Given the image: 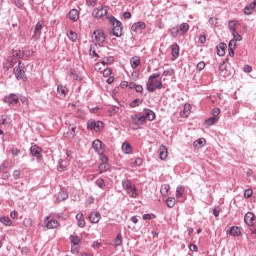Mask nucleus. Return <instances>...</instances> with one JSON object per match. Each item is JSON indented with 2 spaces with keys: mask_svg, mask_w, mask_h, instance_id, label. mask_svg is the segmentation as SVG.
Here are the masks:
<instances>
[{
  "mask_svg": "<svg viewBox=\"0 0 256 256\" xmlns=\"http://www.w3.org/2000/svg\"><path fill=\"white\" fill-rule=\"evenodd\" d=\"M159 77H161V74L156 73L150 75V77L148 78V81L146 83V89L147 91H149V93H155L157 89H163V81H161Z\"/></svg>",
  "mask_w": 256,
  "mask_h": 256,
  "instance_id": "f257e3e1",
  "label": "nucleus"
},
{
  "mask_svg": "<svg viewBox=\"0 0 256 256\" xmlns=\"http://www.w3.org/2000/svg\"><path fill=\"white\" fill-rule=\"evenodd\" d=\"M122 187L131 199H137V197H139L141 194L135 183L131 182L129 179L122 181Z\"/></svg>",
  "mask_w": 256,
  "mask_h": 256,
  "instance_id": "f03ea898",
  "label": "nucleus"
},
{
  "mask_svg": "<svg viewBox=\"0 0 256 256\" xmlns=\"http://www.w3.org/2000/svg\"><path fill=\"white\" fill-rule=\"evenodd\" d=\"M108 19H109V23L113 27V29H112L113 35H115V37H121V35H123V26H122L121 22H119L113 16L108 17Z\"/></svg>",
  "mask_w": 256,
  "mask_h": 256,
  "instance_id": "7ed1b4c3",
  "label": "nucleus"
},
{
  "mask_svg": "<svg viewBox=\"0 0 256 256\" xmlns=\"http://www.w3.org/2000/svg\"><path fill=\"white\" fill-rule=\"evenodd\" d=\"M187 31H189V25L187 23H182L179 26L172 27L169 30V33H170L171 37L176 38L177 35H179V33H181L182 35H185V33H187Z\"/></svg>",
  "mask_w": 256,
  "mask_h": 256,
  "instance_id": "20e7f679",
  "label": "nucleus"
},
{
  "mask_svg": "<svg viewBox=\"0 0 256 256\" xmlns=\"http://www.w3.org/2000/svg\"><path fill=\"white\" fill-rule=\"evenodd\" d=\"M92 39L98 45H103V43H105V41L107 40V35L102 29H98L93 32Z\"/></svg>",
  "mask_w": 256,
  "mask_h": 256,
  "instance_id": "39448f33",
  "label": "nucleus"
},
{
  "mask_svg": "<svg viewBox=\"0 0 256 256\" xmlns=\"http://www.w3.org/2000/svg\"><path fill=\"white\" fill-rule=\"evenodd\" d=\"M42 227H45L46 229H57V227H59V221L51 216H46L43 220Z\"/></svg>",
  "mask_w": 256,
  "mask_h": 256,
  "instance_id": "423d86ee",
  "label": "nucleus"
},
{
  "mask_svg": "<svg viewBox=\"0 0 256 256\" xmlns=\"http://www.w3.org/2000/svg\"><path fill=\"white\" fill-rule=\"evenodd\" d=\"M43 27H45V20H40L37 22L34 28V34L32 36V39L34 41H37L41 38V31L43 30Z\"/></svg>",
  "mask_w": 256,
  "mask_h": 256,
  "instance_id": "0eeeda50",
  "label": "nucleus"
},
{
  "mask_svg": "<svg viewBox=\"0 0 256 256\" xmlns=\"http://www.w3.org/2000/svg\"><path fill=\"white\" fill-rule=\"evenodd\" d=\"M87 127L91 131H95L96 133H99V131H103L104 124L101 121L90 120L87 123Z\"/></svg>",
  "mask_w": 256,
  "mask_h": 256,
  "instance_id": "6e6552de",
  "label": "nucleus"
},
{
  "mask_svg": "<svg viewBox=\"0 0 256 256\" xmlns=\"http://www.w3.org/2000/svg\"><path fill=\"white\" fill-rule=\"evenodd\" d=\"M107 12V6H99L98 8H95L93 10L92 17H95L96 19H101L102 17H105V15H107Z\"/></svg>",
  "mask_w": 256,
  "mask_h": 256,
  "instance_id": "1a4fd4ad",
  "label": "nucleus"
},
{
  "mask_svg": "<svg viewBox=\"0 0 256 256\" xmlns=\"http://www.w3.org/2000/svg\"><path fill=\"white\" fill-rule=\"evenodd\" d=\"M14 74L16 76V79L25 80V64L19 62L18 66L14 68Z\"/></svg>",
  "mask_w": 256,
  "mask_h": 256,
  "instance_id": "9d476101",
  "label": "nucleus"
},
{
  "mask_svg": "<svg viewBox=\"0 0 256 256\" xmlns=\"http://www.w3.org/2000/svg\"><path fill=\"white\" fill-rule=\"evenodd\" d=\"M130 119L132 121V125H135L136 127L139 125H145V116L143 114H132L130 116Z\"/></svg>",
  "mask_w": 256,
  "mask_h": 256,
  "instance_id": "9b49d317",
  "label": "nucleus"
},
{
  "mask_svg": "<svg viewBox=\"0 0 256 256\" xmlns=\"http://www.w3.org/2000/svg\"><path fill=\"white\" fill-rule=\"evenodd\" d=\"M146 27L147 25L145 24V22H136L132 25L131 31L132 33L141 34Z\"/></svg>",
  "mask_w": 256,
  "mask_h": 256,
  "instance_id": "f8f14e48",
  "label": "nucleus"
},
{
  "mask_svg": "<svg viewBox=\"0 0 256 256\" xmlns=\"http://www.w3.org/2000/svg\"><path fill=\"white\" fill-rule=\"evenodd\" d=\"M30 152H31V155H33V157H36L38 161H41V159H43V156L41 155V153L43 152V149H41V147L37 145H33L30 148Z\"/></svg>",
  "mask_w": 256,
  "mask_h": 256,
  "instance_id": "ddd939ff",
  "label": "nucleus"
},
{
  "mask_svg": "<svg viewBox=\"0 0 256 256\" xmlns=\"http://www.w3.org/2000/svg\"><path fill=\"white\" fill-rule=\"evenodd\" d=\"M92 147L96 151V153H98V155H103V153H105L103 142H101V140L99 139L93 141Z\"/></svg>",
  "mask_w": 256,
  "mask_h": 256,
  "instance_id": "4468645a",
  "label": "nucleus"
},
{
  "mask_svg": "<svg viewBox=\"0 0 256 256\" xmlns=\"http://www.w3.org/2000/svg\"><path fill=\"white\" fill-rule=\"evenodd\" d=\"M4 103L8 105H17L19 103V96L17 94H10L4 98Z\"/></svg>",
  "mask_w": 256,
  "mask_h": 256,
  "instance_id": "2eb2a0df",
  "label": "nucleus"
},
{
  "mask_svg": "<svg viewBox=\"0 0 256 256\" xmlns=\"http://www.w3.org/2000/svg\"><path fill=\"white\" fill-rule=\"evenodd\" d=\"M244 221L246 225H249V227H253V225H255V214H253V212H247L244 216Z\"/></svg>",
  "mask_w": 256,
  "mask_h": 256,
  "instance_id": "dca6fc26",
  "label": "nucleus"
},
{
  "mask_svg": "<svg viewBox=\"0 0 256 256\" xmlns=\"http://www.w3.org/2000/svg\"><path fill=\"white\" fill-rule=\"evenodd\" d=\"M145 117V123L148 121H155V112L151 109H145L144 114H142Z\"/></svg>",
  "mask_w": 256,
  "mask_h": 256,
  "instance_id": "f3484780",
  "label": "nucleus"
},
{
  "mask_svg": "<svg viewBox=\"0 0 256 256\" xmlns=\"http://www.w3.org/2000/svg\"><path fill=\"white\" fill-rule=\"evenodd\" d=\"M179 44L174 43L171 46V55H172V61H175L179 57Z\"/></svg>",
  "mask_w": 256,
  "mask_h": 256,
  "instance_id": "a211bd4d",
  "label": "nucleus"
},
{
  "mask_svg": "<svg viewBox=\"0 0 256 256\" xmlns=\"http://www.w3.org/2000/svg\"><path fill=\"white\" fill-rule=\"evenodd\" d=\"M191 115V104H185L183 111L180 112V116L183 117V119H187Z\"/></svg>",
  "mask_w": 256,
  "mask_h": 256,
  "instance_id": "6ab92c4d",
  "label": "nucleus"
},
{
  "mask_svg": "<svg viewBox=\"0 0 256 256\" xmlns=\"http://www.w3.org/2000/svg\"><path fill=\"white\" fill-rule=\"evenodd\" d=\"M169 155V152L167 150V148L165 147V145H161L159 148V157L161 159V161H165V159H167Z\"/></svg>",
  "mask_w": 256,
  "mask_h": 256,
  "instance_id": "aec40b11",
  "label": "nucleus"
},
{
  "mask_svg": "<svg viewBox=\"0 0 256 256\" xmlns=\"http://www.w3.org/2000/svg\"><path fill=\"white\" fill-rule=\"evenodd\" d=\"M69 77L70 79H72V81H83V78L81 77L79 72H77V70L74 69L70 70Z\"/></svg>",
  "mask_w": 256,
  "mask_h": 256,
  "instance_id": "412c9836",
  "label": "nucleus"
},
{
  "mask_svg": "<svg viewBox=\"0 0 256 256\" xmlns=\"http://www.w3.org/2000/svg\"><path fill=\"white\" fill-rule=\"evenodd\" d=\"M89 221L92 223H99L101 221V213L99 212H92L89 215Z\"/></svg>",
  "mask_w": 256,
  "mask_h": 256,
  "instance_id": "4be33fe9",
  "label": "nucleus"
},
{
  "mask_svg": "<svg viewBox=\"0 0 256 256\" xmlns=\"http://www.w3.org/2000/svg\"><path fill=\"white\" fill-rule=\"evenodd\" d=\"M130 65L132 69H137L139 65H141V57L139 56H134L130 59Z\"/></svg>",
  "mask_w": 256,
  "mask_h": 256,
  "instance_id": "5701e85b",
  "label": "nucleus"
},
{
  "mask_svg": "<svg viewBox=\"0 0 256 256\" xmlns=\"http://www.w3.org/2000/svg\"><path fill=\"white\" fill-rule=\"evenodd\" d=\"M20 101L23 105V109H22L23 113H29V99H27V97L25 96H22L20 97Z\"/></svg>",
  "mask_w": 256,
  "mask_h": 256,
  "instance_id": "b1692460",
  "label": "nucleus"
},
{
  "mask_svg": "<svg viewBox=\"0 0 256 256\" xmlns=\"http://www.w3.org/2000/svg\"><path fill=\"white\" fill-rule=\"evenodd\" d=\"M68 17L71 19V21H79V11L77 9L70 10Z\"/></svg>",
  "mask_w": 256,
  "mask_h": 256,
  "instance_id": "393cba45",
  "label": "nucleus"
},
{
  "mask_svg": "<svg viewBox=\"0 0 256 256\" xmlns=\"http://www.w3.org/2000/svg\"><path fill=\"white\" fill-rule=\"evenodd\" d=\"M122 151L125 153V155H131L133 153V148L131 147V144L129 142H124L122 144Z\"/></svg>",
  "mask_w": 256,
  "mask_h": 256,
  "instance_id": "a878e982",
  "label": "nucleus"
},
{
  "mask_svg": "<svg viewBox=\"0 0 256 256\" xmlns=\"http://www.w3.org/2000/svg\"><path fill=\"white\" fill-rule=\"evenodd\" d=\"M227 49V44L225 43H220L217 46V55H219V57H224L225 56V50Z\"/></svg>",
  "mask_w": 256,
  "mask_h": 256,
  "instance_id": "bb28decb",
  "label": "nucleus"
},
{
  "mask_svg": "<svg viewBox=\"0 0 256 256\" xmlns=\"http://www.w3.org/2000/svg\"><path fill=\"white\" fill-rule=\"evenodd\" d=\"M57 93L60 97H66L67 93H69V90H67L66 86L58 85L57 87Z\"/></svg>",
  "mask_w": 256,
  "mask_h": 256,
  "instance_id": "cd10ccee",
  "label": "nucleus"
},
{
  "mask_svg": "<svg viewBox=\"0 0 256 256\" xmlns=\"http://www.w3.org/2000/svg\"><path fill=\"white\" fill-rule=\"evenodd\" d=\"M255 7H256V0H254L251 4H249L248 6H246L244 8L245 15H251V13H253V9H255Z\"/></svg>",
  "mask_w": 256,
  "mask_h": 256,
  "instance_id": "c85d7f7f",
  "label": "nucleus"
},
{
  "mask_svg": "<svg viewBox=\"0 0 256 256\" xmlns=\"http://www.w3.org/2000/svg\"><path fill=\"white\" fill-rule=\"evenodd\" d=\"M229 235H232L233 237H239L241 235V230L237 226H233L228 231Z\"/></svg>",
  "mask_w": 256,
  "mask_h": 256,
  "instance_id": "c756f323",
  "label": "nucleus"
},
{
  "mask_svg": "<svg viewBox=\"0 0 256 256\" xmlns=\"http://www.w3.org/2000/svg\"><path fill=\"white\" fill-rule=\"evenodd\" d=\"M0 223H2V225H5L6 227H11L13 225V221H11V218H9L8 216H2L0 218Z\"/></svg>",
  "mask_w": 256,
  "mask_h": 256,
  "instance_id": "7c9ffc66",
  "label": "nucleus"
},
{
  "mask_svg": "<svg viewBox=\"0 0 256 256\" xmlns=\"http://www.w3.org/2000/svg\"><path fill=\"white\" fill-rule=\"evenodd\" d=\"M106 64H104L102 61L95 64L94 69L98 73H103L106 69Z\"/></svg>",
  "mask_w": 256,
  "mask_h": 256,
  "instance_id": "2f4dec72",
  "label": "nucleus"
},
{
  "mask_svg": "<svg viewBox=\"0 0 256 256\" xmlns=\"http://www.w3.org/2000/svg\"><path fill=\"white\" fill-rule=\"evenodd\" d=\"M15 63H17V61L13 58L8 59L5 63H4V69H6V71H9V69H11V67H13V65H15Z\"/></svg>",
  "mask_w": 256,
  "mask_h": 256,
  "instance_id": "473e14b6",
  "label": "nucleus"
},
{
  "mask_svg": "<svg viewBox=\"0 0 256 256\" xmlns=\"http://www.w3.org/2000/svg\"><path fill=\"white\" fill-rule=\"evenodd\" d=\"M121 245H123V236L118 234L114 240V247H121Z\"/></svg>",
  "mask_w": 256,
  "mask_h": 256,
  "instance_id": "72a5a7b5",
  "label": "nucleus"
},
{
  "mask_svg": "<svg viewBox=\"0 0 256 256\" xmlns=\"http://www.w3.org/2000/svg\"><path fill=\"white\" fill-rule=\"evenodd\" d=\"M225 69H227V64L223 62L219 65L220 75H222L223 77H227V73L225 72Z\"/></svg>",
  "mask_w": 256,
  "mask_h": 256,
  "instance_id": "f704fd0d",
  "label": "nucleus"
},
{
  "mask_svg": "<svg viewBox=\"0 0 256 256\" xmlns=\"http://www.w3.org/2000/svg\"><path fill=\"white\" fill-rule=\"evenodd\" d=\"M114 61L115 59L113 58V56L104 57L102 59V63H104V65H111Z\"/></svg>",
  "mask_w": 256,
  "mask_h": 256,
  "instance_id": "c9c22d12",
  "label": "nucleus"
},
{
  "mask_svg": "<svg viewBox=\"0 0 256 256\" xmlns=\"http://www.w3.org/2000/svg\"><path fill=\"white\" fill-rule=\"evenodd\" d=\"M70 242L72 245H79V243H81V238H79V236L71 235Z\"/></svg>",
  "mask_w": 256,
  "mask_h": 256,
  "instance_id": "e433bc0d",
  "label": "nucleus"
},
{
  "mask_svg": "<svg viewBox=\"0 0 256 256\" xmlns=\"http://www.w3.org/2000/svg\"><path fill=\"white\" fill-rule=\"evenodd\" d=\"M175 203H176L175 197H169V198L166 200V205H167V207H169L170 209H171L172 207H175Z\"/></svg>",
  "mask_w": 256,
  "mask_h": 256,
  "instance_id": "4c0bfd02",
  "label": "nucleus"
},
{
  "mask_svg": "<svg viewBox=\"0 0 256 256\" xmlns=\"http://www.w3.org/2000/svg\"><path fill=\"white\" fill-rule=\"evenodd\" d=\"M169 189H171V186H169L168 184H164L160 188V193L162 195H167V193H169Z\"/></svg>",
  "mask_w": 256,
  "mask_h": 256,
  "instance_id": "58836bf2",
  "label": "nucleus"
},
{
  "mask_svg": "<svg viewBox=\"0 0 256 256\" xmlns=\"http://www.w3.org/2000/svg\"><path fill=\"white\" fill-rule=\"evenodd\" d=\"M68 38L70 39V41L75 43L77 42L78 36L74 31L70 30V32L68 33Z\"/></svg>",
  "mask_w": 256,
  "mask_h": 256,
  "instance_id": "ea45409f",
  "label": "nucleus"
},
{
  "mask_svg": "<svg viewBox=\"0 0 256 256\" xmlns=\"http://www.w3.org/2000/svg\"><path fill=\"white\" fill-rule=\"evenodd\" d=\"M203 145H205L204 138H200L194 142V147H197L198 149H201V147H203Z\"/></svg>",
  "mask_w": 256,
  "mask_h": 256,
  "instance_id": "a19ab883",
  "label": "nucleus"
},
{
  "mask_svg": "<svg viewBox=\"0 0 256 256\" xmlns=\"http://www.w3.org/2000/svg\"><path fill=\"white\" fill-rule=\"evenodd\" d=\"M219 121V117L212 116L208 120H206L207 125H215Z\"/></svg>",
  "mask_w": 256,
  "mask_h": 256,
  "instance_id": "79ce46f5",
  "label": "nucleus"
},
{
  "mask_svg": "<svg viewBox=\"0 0 256 256\" xmlns=\"http://www.w3.org/2000/svg\"><path fill=\"white\" fill-rule=\"evenodd\" d=\"M237 46V40H230L228 44L229 51H235V47Z\"/></svg>",
  "mask_w": 256,
  "mask_h": 256,
  "instance_id": "37998d69",
  "label": "nucleus"
},
{
  "mask_svg": "<svg viewBox=\"0 0 256 256\" xmlns=\"http://www.w3.org/2000/svg\"><path fill=\"white\" fill-rule=\"evenodd\" d=\"M183 193H185V188H183L182 186L177 187L176 189V197H183Z\"/></svg>",
  "mask_w": 256,
  "mask_h": 256,
  "instance_id": "c03bdc74",
  "label": "nucleus"
},
{
  "mask_svg": "<svg viewBox=\"0 0 256 256\" xmlns=\"http://www.w3.org/2000/svg\"><path fill=\"white\" fill-rule=\"evenodd\" d=\"M140 165H143V159L136 158L133 163H131V167H140Z\"/></svg>",
  "mask_w": 256,
  "mask_h": 256,
  "instance_id": "a18cd8bd",
  "label": "nucleus"
},
{
  "mask_svg": "<svg viewBox=\"0 0 256 256\" xmlns=\"http://www.w3.org/2000/svg\"><path fill=\"white\" fill-rule=\"evenodd\" d=\"M12 57H14V59H21L23 54H21V51L19 50H13Z\"/></svg>",
  "mask_w": 256,
  "mask_h": 256,
  "instance_id": "49530a36",
  "label": "nucleus"
},
{
  "mask_svg": "<svg viewBox=\"0 0 256 256\" xmlns=\"http://www.w3.org/2000/svg\"><path fill=\"white\" fill-rule=\"evenodd\" d=\"M107 169H109V164L102 163V164L99 165L100 174L104 173V171H107Z\"/></svg>",
  "mask_w": 256,
  "mask_h": 256,
  "instance_id": "de8ad7c7",
  "label": "nucleus"
},
{
  "mask_svg": "<svg viewBox=\"0 0 256 256\" xmlns=\"http://www.w3.org/2000/svg\"><path fill=\"white\" fill-rule=\"evenodd\" d=\"M142 103L141 99H135L130 103L131 108L139 107V105Z\"/></svg>",
  "mask_w": 256,
  "mask_h": 256,
  "instance_id": "09e8293b",
  "label": "nucleus"
},
{
  "mask_svg": "<svg viewBox=\"0 0 256 256\" xmlns=\"http://www.w3.org/2000/svg\"><path fill=\"white\" fill-rule=\"evenodd\" d=\"M233 35V40L234 41H241L243 39V37H241V35H239V33L235 30L234 32H232Z\"/></svg>",
  "mask_w": 256,
  "mask_h": 256,
  "instance_id": "8fccbe9b",
  "label": "nucleus"
},
{
  "mask_svg": "<svg viewBox=\"0 0 256 256\" xmlns=\"http://www.w3.org/2000/svg\"><path fill=\"white\" fill-rule=\"evenodd\" d=\"M96 185H98L100 189H103V187H105V180L103 179L96 180Z\"/></svg>",
  "mask_w": 256,
  "mask_h": 256,
  "instance_id": "3c124183",
  "label": "nucleus"
},
{
  "mask_svg": "<svg viewBox=\"0 0 256 256\" xmlns=\"http://www.w3.org/2000/svg\"><path fill=\"white\" fill-rule=\"evenodd\" d=\"M235 25H237V21H230L229 22L228 27H229L230 31H232V33L235 32Z\"/></svg>",
  "mask_w": 256,
  "mask_h": 256,
  "instance_id": "603ef678",
  "label": "nucleus"
},
{
  "mask_svg": "<svg viewBox=\"0 0 256 256\" xmlns=\"http://www.w3.org/2000/svg\"><path fill=\"white\" fill-rule=\"evenodd\" d=\"M253 195V190L252 189H247L244 192V197L245 199H249V197H251Z\"/></svg>",
  "mask_w": 256,
  "mask_h": 256,
  "instance_id": "864d4df0",
  "label": "nucleus"
},
{
  "mask_svg": "<svg viewBox=\"0 0 256 256\" xmlns=\"http://www.w3.org/2000/svg\"><path fill=\"white\" fill-rule=\"evenodd\" d=\"M142 219H144V221L150 220V219H155V215L154 214H144L142 216Z\"/></svg>",
  "mask_w": 256,
  "mask_h": 256,
  "instance_id": "5fc2aeb1",
  "label": "nucleus"
},
{
  "mask_svg": "<svg viewBox=\"0 0 256 256\" xmlns=\"http://www.w3.org/2000/svg\"><path fill=\"white\" fill-rule=\"evenodd\" d=\"M103 73V77H111V69L110 68H106L104 69Z\"/></svg>",
  "mask_w": 256,
  "mask_h": 256,
  "instance_id": "6e6d98bb",
  "label": "nucleus"
},
{
  "mask_svg": "<svg viewBox=\"0 0 256 256\" xmlns=\"http://www.w3.org/2000/svg\"><path fill=\"white\" fill-rule=\"evenodd\" d=\"M196 69L198 71H203V69H205V62H199L196 66Z\"/></svg>",
  "mask_w": 256,
  "mask_h": 256,
  "instance_id": "4d7b16f0",
  "label": "nucleus"
},
{
  "mask_svg": "<svg viewBox=\"0 0 256 256\" xmlns=\"http://www.w3.org/2000/svg\"><path fill=\"white\" fill-rule=\"evenodd\" d=\"M220 113H221V109H219V108H214L212 110L213 117H218Z\"/></svg>",
  "mask_w": 256,
  "mask_h": 256,
  "instance_id": "13d9d810",
  "label": "nucleus"
},
{
  "mask_svg": "<svg viewBox=\"0 0 256 256\" xmlns=\"http://www.w3.org/2000/svg\"><path fill=\"white\" fill-rule=\"evenodd\" d=\"M86 3L90 7H95L97 5V0H86Z\"/></svg>",
  "mask_w": 256,
  "mask_h": 256,
  "instance_id": "bf43d9fd",
  "label": "nucleus"
},
{
  "mask_svg": "<svg viewBox=\"0 0 256 256\" xmlns=\"http://www.w3.org/2000/svg\"><path fill=\"white\" fill-rule=\"evenodd\" d=\"M11 153H12V155H14V157H17V155H19V153H21V150H19L18 148H12Z\"/></svg>",
  "mask_w": 256,
  "mask_h": 256,
  "instance_id": "052dcab7",
  "label": "nucleus"
},
{
  "mask_svg": "<svg viewBox=\"0 0 256 256\" xmlns=\"http://www.w3.org/2000/svg\"><path fill=\"white\" fill-rule=\"evenodd\" d=\"M76 129H77V126H75V125H70V135L72 136V137H75V131H76Z\"/></svg>",
  "mask_w": 256,
  "mask_h": 256,
  "instance_id": "680f3d73",
  "label": "nucleus"
},
{
  "mask_svg": "<svg viewBox=\"0 0 256 256\" xmlns=\"http://www.w3.org/2000/svg\"><path fill=\"white\" fill-rule=\"evenodd\" d=\"M13 177H14V179H19V177H21V171L14 170Z\"/></svg>",
  "mask_w": 256,
  "mask_h": 256,
  "instance_id": "e2e57ef3",
  "label": "nucleus"
},
{
  "mask_svg": "<svg viewBox=\"0 0 256 256\" xmlns=\"http://www.w3.org/2000/svg\"><path fill=\"white\" fill-rule=\"evenodd\" d=\"M175 74V72L173 71V69H170V70H166V71H164V73H163V75L165 76V77H167V76H171V75H174Z\"/></svg>",
  "mask_w": 256,
  "mask_h": 256,
  "instance_id": "0e129e2a",
  "label": "nucleus"
},
{
  "mask_svg": "<svg viewBox=\"0 0 256 256\" xmlns=\"http://www.w3.org/2000/svg\"><path fill=\"white\" fill-rule=\"evenodd\" d=\"M251 71H253V68H251L250 65H245L244 66V72L245 73H251Z\"/></svg>",
  "mask_w": 256,
  "mask_h": 256,
  "instance_id": "69168bd1",
  "label": "nucleus"
},
{
  "mask_svg": "<svg viewBox=\"0 0 256 256\" xmlns=\"http://www.w3.org/2000/svg\"><path fill=\"white\" fill-rule=\"evenodd\" d=\"M23 223L25 227H31V219L25 218Z\"/></svg>",
  "mask_w": 256,
  "mask_h": 256,
  "instance_id": "338daca9",
  "label": "nucleus"
},
{
  "mask_svg": "<svg viewBox=\"0 0 256 256\" xmlns=\"http://www.w3.org/2000/svg\"><path fill=\"white\" fill-rule=\"evenodd\" d=\"M209 23L210 25H217V18H210Z\"/></svg>",
  "mask_w": 256,
  "mask_h": 256,
  "instance_id": "774afa93",
  "label": "nucleus"
}]
</instances>
